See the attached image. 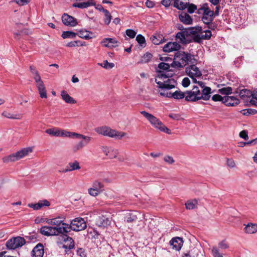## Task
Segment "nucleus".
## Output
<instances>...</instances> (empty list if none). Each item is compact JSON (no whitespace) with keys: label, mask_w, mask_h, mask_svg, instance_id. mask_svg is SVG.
<instances>
[{"label":"nucleus","mask_w":257,"mask_h":257,"mask_svg":"<svg viewBox=\"0 0 257 257\" xmlns=\"http://www.w3.org/2000/svg\"><path fill=\"white\" fill-rule=\"evenodd\" d=\"M34 79L35 80L36 87L38 90L39 93L40 94V97L42 98H47V91L46 89V87L44 84L43 80L41 79L40 75H39L36 77H33Z\"/></svg>","instance_id":"ddd939ff"},{"label":"nucleus","mask_w":257,"mask_h":257,"mask_svg":"<svg viewBox=\"0 0 257 257\" xmlns=\"http://www.w3.org/2000/svg\"><path fill=\"white\" fill-rule=\"evenodd\" d=\"M169 243L172 246L173 249L179 251L183 244V240L181 237H175L170 241Z\"/></svg>","instance_id":"a211bd4d"},{"label":"nucleus","mask_w":257,"mask_h":257,"mask_svg":"<svg viewBox=\"0 0 257 257\" xmlns=\"http://www.w3.org/2000/svg\"><path fill=\"white\" fill-rule=\"evenodd\" d=\"M224 99V103L227 106H235L239 103L238 99L233 96H225Z\"/></svg>","instance_id":"b1692460"},{"label":"nucleus","mask_w":257,"mask_h":257,"mask_svg":"<svg viewBox=\"0 0 257 257\" xmlns=\"http://www.w3.org/2000/svg\"><path fill=\"white\" fill-rule=\"evenodd\" d=\"M152 58V55L151 53H147L144 55L141 60V63H146L149 62Z\"/></svg>","instance_id":"49530a36"},{"label":"nucleus","mask_w":257,"mask_h":257,"mask_svg":"<svg viewBox=\"0 0 257 257\" xmlns=\"http://www.w3.org/2000/svg\"><path fill=\"white\" fill-rule=\"evenodd\" d=\"M30 70L31 73L33 75V77H36V76L40 75L39 72L38 71V70L36 69V68L34 66H31L30 67Z\"/></svg>","instance_id":"052dcab7"},{"label":"nucleus","mask_w":257,"mask_h":257,"mask_svg":"<svg viewBox=\"0 0 257 257\" xmlns=\"http://www.w3.org/2000/svg\"><path fill=\"white\" fill-rule=\"evenodd\" d=\"M105 16L104 23L107 25H109L111 20V16L110 13L107 10L104 11Z\"/></svg>","instance_id":"a18cd8bd"},{"label":"nucleus","mask_w":257,"mask_h":257,"mask_svg":"<svg viewBox=\"0 0 257 257\" xmlns=\"http://www.w3.org/2000/svg\"><path fill=\"white\" fill-rule=\"evenodd\" d=\"M94 130L95 132L99 135L107 136L110 138H115L117 139H120L126 135L125 133L112 130L106 126L97 127H96Z\"/></svg>","instance_id":"39448f33"},{"label":"nucleus","mask_w":257,"mask_h":257,"mask_svg":"<svg viewBox=\"0 0 257 257\" xmlns=\"http://www.w3.org/2000/svg\"><path fill=\"white\" fill-rule=\"evenodd\" d=\"M155 82L158 85V87L161 89L159 92L161 96L171 97V93H169L167 91L175 87L177 82L174 79L169 78L168 74L160 71L155 78Z\"/></svg>","instance_id":"f257e3e1"},{"label":"nucleus","mask_w":257,"mask_h":257,"mask_svg":"<svg viewBox=\"0 0 257 257\" xmlns=\"http://www.w3.org/2000/svg\"><path fill=\"white\" fill-rule=\"evenodd\" d=\"M186 97V91L182 92L180 91H176L173 93H171V97L176 99H182L183 98H185Z\"/></svg>","instance_id":"c9c22d12"},{"label":"nucleus","mask_w":257,"mask_h":257,"mask_svg":"<svg viewBox=\"0 0 257 257\" xmlns=\"http://www.w3.org/2000/svg\"><path fill=\"white\" fill-rule=\"evenodd\" d=\"M136 41L142 47H145L146 45L145 37L141 34L138 35L136 37Z\"/></svg>","instance_id":"79ce46f5"},{"label":"nucleus","mask_w":257,"mask_h":257,"mask_svg":"<svg viewBox=\"0 0 257 257\" xmlns=\"http://www.w3.org/2000/svg\"><path fill=\"white\" fill-rule=\"evenodd\" d=\"M150 40L155 45H159L164 43L166 40L163 36L160 34H155L150 37Z\"/></svg>","instance_id":"a878e982"},{"label":"nucleus","mask_w":257,"mask_h":257,"mask_svg":"<svg viewBox=\"0 0 257 257\" xmlns=\"http://www.w3.org/2000/svg\"><path fill=\"white\" fill-rule=\"evenodd\" d=\"M88 191L89 195L93 197H96L100 193V192L96 189H94L93 187L88 189Z\"/></svg>","instance_id":"603ef678"},{"label":"nucleus","mask_w":257,"mask_h":257,"mask_svg":"<svg viewBox=\"0 0 257 257\" xmlns=\"http://www.w3.org/2000/svg\"><path fill=\"white\" fill-rule=\"evenodd\" d=\"M96 224L98 226L104 227L109 225L110 223L109 219L103 215L98 216V217L96 219Z\"/></svg>","instance_id":"393cba45"},{"label":"nucleus","mask_w":257,"mask_h":257,"mask_svg":"<svg viewBox=\"0 0 257 257\" xmlns=\"http://www.w3.org/2000/svg\"><path fill=\"white\" fill-rule=\"evenodd\" d=\"M194 29H197L196 32L194 35V40L195 42H200L201 40L205 39L204 34L203 32L198 33L201 30V28H194Z\"/></svg>","instance_id":"473e14b6"},{"label":"nucleus","mask_w":257,"mask_h":257,"mask_svg":"<svg viewBox=\"0 0 257 257\" xmlns=\"http://www.w3.org/2000/svg\"><path fill=\"white\" fill-rule=\"evenodd\" d=\"M246 233L252 234L257 232V224L250 223L247 224L244 228Z\"/></svg>","instance_id":"c756f323"},{"label":"nucleus","mask_w":257,"mask_h":257,"mask_svg":"<svg viewBox=\"0 0 257 257\" xmlns=\"http://www.w3.org/2000/svg\"><path fill=\"white\" fill-rule=\"evenodd\" d=\"M62 21L63 23L67 26L74 27L78 24L76 19L67 14H64L62 16Z\"/></svg>","instance_id":"dca6fc26"},{"label":"nucleus","mask_w":257,"mask_h":257,"mask_svg":"<svg viewBox=\"0 0 257 257\" xmlns=\"http://www.w3.org/2000/svg\"><path fill=\"white\" fill-rule=\"evenodd\" d=\"M197 13L202 16V21L206 25L211 24L214 19V12L209 9L207 4H204L199 8Z\"/></svg>","instance_id":"0eeeda50"},{"label":"nucleus","mask_w":257,"mask_h":257,"mask_svg":"<svg viewBox=\"0 0 257 257\" xmlns=\"http://www.w3.org/2000/svg\"><path fill=\"white\" fill-rule=\"evenodd\" d=\"M197 204V201L196 200H193L186 202L185 206L187 209H193L196 207Z\"/></svg>","instance_id":"ea45409f"},{"label":"nucleus","mask_w":257,"mask_h":257,"mask_svg":"<svg viewBox=\"0 0 257 257\" xmlns=\"http://www.w3.org/2000/svg\"><path fill=\"white\" fill-rule=\"evenodd\" d=\"M219 248L221 249H225L229 248V244L225 240H223L218 243Z\"/></svg>","instance_id":"09e8293b"},{"label":"nucleus","mask_w":257,"mask_h":257,"mask_svg":"<svg viewBox=\"0 0 257 257\" xmlns=\"http://www.w3.org/2000/svg\"><path fill=\"white\" fill-rule=\"evenodd\" d=\"M100 65L105 69H111L114 66V63H109L107 60L104 61L103 64H101Z\"/></svg>","instance_id":"3c124183"},{"label":"nucleus","mask_w":257,"mask_h":257,"mask_svg":"<svg viewBox=\"0 0 257 257\" xmlns=\"http://www.w3.org/2000/svg\"><path fill=\"white\" fill-rule=\"evenodd\" d=\"M126 35L131 38H134L136 35V32L132 29H127L126 30Z\"/></svg>","instance_id":"13d9d810"},{"label":"nucleus","mask_w":257,"mask_h":257,"mask_svg":"<svg viewBox=\"0 0 257 257\" xmlns=\"http://www.w3.org/2000/svg\"><path fill=\"white\" fill-rule=\"evenodd\" d=\"M137 219V215L134 213H129L125 216V221L130 223L136 221Z\"/></svg>","instance_id":"e433bc0d"},{"label":"nucleus","mask_w":257,"mask_h":257,"mask_svg":"<svg viewBox=\"0 0 257 257\" xmlns=\"http://www.w3.org/2000/svg\"><path fill=\"white\" fill-rule=\"evenodd\" d=\"M227 165L231 168H233L235 167V163L234 161L232 159H227Z\"/></svg>","instance_id":"338daca9"},{"label":"nucleus","mask_w":257,"mask_h":257,"mask_svg":"<svg viewBox=\"0 0 257 257\" xmlns=\"http://www.w3.org/2000/svg\"><path fill=\"white\" fill-rule=\"evenodd\" d=\"M170 66L168 64L165 62H161L158 65V68L161 70V71L165 72L164 70H168L170 68ZM159 71H158V73ZM167 74V72H165Z\"/></svg>","instance_id":"c03bdc74"},{"label":"nucleus","mask_w":257,"mask_h":257,"mask_svg":"<svg viewBox=\"0 0 257 257\" xmlns=\"http://www.w3.org/2000/svg\"><path fill=\"white\" fill-rule=\"evenodd\" d=\"M224 96H221L219 94H215L212 97V99L214 101H221L224 103Z\"/></svg>","instance_id":"5fc2aeb1"},{"label":"nucleus","mask_w":257,"mask_h":257,"mask_svg":"<svg viewBox=\"0 0 257 257\" xmlns=\"http://www.w3.org/2000/svg\"><path fill=\"white\" fill-rule=\"evenodd\" d=\"M180 47L181 46L177 42H170L164 46L163 50L165 52H171L179 50Z\"/></svg>","instance_id":"6ab92c4d"},{"label":"nucleus","mask_w":257,"mask_h":257,"mask_svg":"<svg viewBox=\"0 0 257 257\" xmlns=\"http://www.w3.org/2000/svg\"><path fill=\"white\" fill-rule=\"evenodd\" d=\"M92 187L96 189L101 193L103 191L104 185L102 183L98 181H95L93 183Z\"/></svg>","instance_id":"58836bf2"},{"label":"nucleus","mask_w":257,"mask_h":257,"mask_svg":"<svg viewBox=\"0 0 257 257\" xmlns=\"http://www.w3.org/2000/svg\"><path fill=\"white\" fill-rule=\"evenodd\" d=\"M2 115L4 116L5 117L11 118V119H18V117H17L16 116H15L14 114L11 113L9 112L5 111L2 113Z\"/></svg>","instance_id":"4d7b16f0"},{"label":"nucleus","mask_w":257,"mask_h":257,"mask_svg":"<svg viewBox=\"0 0 257 257\" xmlns=\"http://www.w3.org/2000/svg\"><path fill=\"white\" fill-rule=\"evenodd\" d=\"M45 132L50 135L55 137L70 136L69 132L60 130L56 127L47 129L46 130Z\"/></svg>","instance_id":"2eb2a0df"},{"label":"nucleus","mask_w":257,"mask_h":257,"mask_svg":"<svg viewBox=\"0 0 257 257\" xmlns=\"http://www.w3.org/2000/svg\"><path fill=\"white\" fill-rule=\"evenodd\" d=\"M90 35H92V33L91 32L85 30H80L77 33V35H78L80 38L86 40H88L92 38V36H90Z\"/></svg>","instance_id":"7c9ffc66"},{"label":"nucleus","mask_w":257,"mask_h":257,"mask_svg":"<svg viewBox=\"0 0 257 257\" xmlns=\"http://www.w3.org/2000/svg\"><path fill=\"white\" fill-rule=\"evenodd\" d=\"M232 89L230 87H223L219 89V92L222 94L228 95L232 93Z\"/></svg>","instance_id":"de8ad7c7"},{"label":"nucleus","mask_w":257,"mask_h":257,"mask_svg":"<svg viewBox=\"0 0 257 257\" xmlns=\"http://www.w3.org/2000/svg\"><path fill=\"white\" fill-rule=\"evenodd\" d=\"M164 161L169 164H172L175 162V160L170 156H166L164 158Z\"/></svg>","instance_id":"680f3d73"},{"label":"nucleus","mask_w":257,"mask_h":257,"mask_svg":"<svg viewBox=\"0 0 257 257\" xmlns=\"http://www.w3.org/2000/svg\"><path fill=\"white\" fill-rule=\"evenodd\" d=\"M84 146H85V144L83 141L79 142L77 144H76L74 147V152H76V151L81 149L82 148H83L84 147Z\"/></svg>","instance_id":"bf43d9fd"},{"label":"nucleus","mask_w":257,"mask_h":257,"mask_svg":"<svg viewBox=\"0 0 257 257\" xmlns=\"http://www.w3.org/2000/svg\"><path fill=\"white\" fill-rule=\"evenodd\" d=\"M32 151L33 148L31 147L24 148L15 153L5 156L2 158L3 162L5 164L15 162L28 156Z\"/></svg>","instance_id":"20e7f679"},{"label":"nucleus","mask_w":257,"mask_h":257,"mask_svg":"<svg viewBox=\"0 0 257 257\" xmlns=\"http://www.w3.org/2000/svg\"><path fill=\"white\" fill-rule=\"evenodd\" d=\"M239 96L243 100L248 101L251 97L253 98V92L246 89H242L239 92Z\"/></svg>","instance_id":"bb28decb"},{"label":"nucleus","mask_w":257,"mask_h":257,"mask_svg":"<svg viewBox=\"0 0 257 257\" xmlns=\"http://www.w3.org/2000/svg\"><path fill=\"white\" fill-rule=\"evenodd\" d=\"M140 113L143 115V116L145 117L150 123L156 128L168 134H170L171 133V131L169 128L164 125L159 119L152 114L145 111H142Z\"/></svg>","instance_id":"423d86ee"},{"label":"nucleus","mask_w":257,"mask_h":257,"mask_svg":"<svg viewBox=\"0 0 257 257\" xmlns=\"http://www.w3.org/2000/svg\"><path fill=\"white\" fill-rule=\"evenodd\" d=\"M26 243L24 238L17 236L13 237L7 241L6 246L9 249H15L17 248L22 246Z\"/></svg>","instance_id":"9d476101"},{"label":"nucleus","mask_w":257,"mask_h":257,"mask_svg":"<svg viewBox=\"0 0 257 257\" xmlns=\"http://www.w3.org/2000/svg\"><path fill=\"white\" fill-rule=\"evenodd\" d=\"M70 133V136H65L66 137H75L78 139H82L86 141L87 143H88L91 140V138L88 136H86L81 134H77L76 133Z\"/></svg>","instance_id":"72a5a7b5"},{"label":"nucleus","mask_w":257,"mask_h":257,"mask_svg":"<svg viewBox=\"0 0 257 257\" xmlns=\"http://www.w3.org/2000/svg\"><path fill=\"white\" fill-rule=\"evenodd\" d=\"M212 252L214 257H223V255L219 252V249L215 246L212 247Z\"/></svg>","instance_id":"864d4df0"},{"label":"nucleus","mask_w":257,"mask_h":257,"mask_svg":"<svg viewBox=\"0 0 257 257\" xmlns=\"http://www.w3.org/2000/svg\"><path fill=\"white\" fill-rule=\"evenodd\" d=\"M249 102L251 104L257 106V89L253 91V98H251Z\"/></svg>","instance_id":"8fccbe9b"},{"label":"nucleus","mask_w":257,"mask_h":257,"mask_svg":"<svg viewBox=\"0 0 257 257\" xmlns=\"http://www.w3.org/2000/svg\"><path fill=\"white\" fill-rule=\"evenodd\" d=\"M28 206V207L33 208L34 210H37L40 209L38 202L36 204H29Z\"/></svg>","instance_id":"774afa93"},{"label":"nucleus","mask_w":257,"mask_h":257,"mask_svg":"<svg viewBox=\"0 0 257 257\" xmlns=\"http://www.w3.org/2000/svg\"><path fill=\"white\" fill-rule=\"evenodd\" d=\"M87 227L86 223L82 218H76L71 221L70 224H68V233L71 230L79 231L85 229Z\"/></svg>","instance_id":"1a4fd4ad"},{"label":"nucleus","mask_w":257,"mask_h":257,"mask_svg":"<svg viewBox=\"0 0 257 257\" xmlns=\"http://www.w3.org/2000/svg\"><path fill=\"white\" fill-rule=\"evenodd\" d=\"M193 59H194V56L191 54L181 51H178L174 55L173 61L171 66L174 68H182L190 62L193 63L192 62Z\"/></svg>","instance_id":"7ed1b4c3"},{"label":"nucleus","mask_w":257,"mask_h":257,"mask_svg":"<svg viewBox=\"0 0 257 257\" xmlns=\"http://www.w3.org/2000/svg\"><path fill=\"white\" fill-rule=\"evenodd\" d=\"M93 4L91 2H82L79 3H75L73 4V7L75 8H79L80 9L86 8Z\"/></svg>","instance_id":"4c0bfd02"},{"label":"nucleus","mask_w":257,"mask_h":257,"mask_svg":"<svg viewBox=\"0 0 257 257\" xmlns=\"http://www.w3.org/2000/svg\"><path fill=\"white\" fill-rule=\"evenodd\" d=\"M179 20L185 25H190L192 23V19L187 13L182 12L179 16Z\"/></svg>","instance_id":"cd10ccee"},{"label":"nucleus","mask_w":257,"mask_h":257,"mask_svg":"<svg viewBox=\"0 0 257 257\" xmlns=\"http://www.w3.org/2000/svg\"><path fill=\"white\" fill-rule=\"evenodd\" d=\"M199 254V250L194 247L184 254L183 257H197Z\"/></svg>","instance_id":"f704fd0d"},{"label":"nucleus","mask_w":257,"mask_h":257,"mask_svg":"<svg viewBox=\"0 0 257 257\" xmlns=\"http://www.w3.org/2000/svg\"><path fill=\"white\" fill-rule=\"evenodd\" d=\"M65 218L63 217H56L49 219L48 223L51 224L55 228L61 229V234H64L68 233V224L64 222Z\"/></svg>","instance_id":"6e6552de"},{"label":"nucleus","mask_w":257,"mask_h":257,"mask_svg":"<svg viewBox=\"0 0 257 257\" xmlns=\"http://www.w3.org/2000/svg\"><path fill=\"white\" fill-rule=\"evenodd\" d=\"M187 12L189 14H192L194 12H195V11L198 10V8H197V7L196 5L193 4H190L188 3L187 4Z\"/></svg>","instance_id":"37998d69"},{"label":"nucleus","mask_w":257,"mask_h":257,"mask_svg":"<svg viewBox=\"0 0 257 257\" xmlns=\"http://www.w3.org/2000/svg\"><path fill=\"white\" fill-rule=\"evenodd\" d=\"M101 150L109 159L116 158L118 154V150L112 147H102Z\"/></svg>","instance_id":"f3484780"},{"label":"nucleus","mask_w":257,"mask_h":257,"mask_svg":"<svg viewBox=\"0 0 257 257\" xmlns=\"http://www.w3.org/2000/svg\"><path fill=\"white\" fill-rule=\"evenodd\" d=\"M101 44L105 47L112 48L118 46L120 43L115 39L105 38L102 41Z\"/></svg>","instance_id":"aec40b11"},{"label":"nucleus","mask_w":257,"mask_h":257,"mask_svg":"<svg viewBox=\"0 0 257 257\" xmlns=\"http://www.w3.org/2000/svg\"><path fill=\"white\" fill-rule=\"evenodd\" d=\"M40 233L45 236H57L61 234V229L52 226H44L40 229Z\"/></svg>","instance_id":"9b49d317"},{"label":"nucleus","mask_w":257,"mask_h":257,"mask_svg":"<svg viewBox=\"0 0 257 257\" xmlns=\"http://www.w3.org/2000/svg\"><path fill=\"white\" fill-rule=\"evenodd\" d=\"M186 72L188 76L192 78L194 83L197 82L196 78L202 75L201 71L195 65H192L186 68Z\"/></svg>","instance_id":"f8f14e48"},{"label":"nucleus","mask_w":257,"mask_h":257,"mask_svg":"<svg viewBox=\"0 0 257 257\" xmlns=\"http://www.w3.org/2000/svg\"><path fill=\"white\" fill-rule=\"evenodd\" d=\"M40 209L43 207H48L50 205V203L47 200H40L38 202Z\"/></svg>","instance_id":"6e6d98bb"},{"label":"nucleus","mask_w":257,"mask_h":257,"mask_svg":"<svg viewBox=\"0 0 257 257\" xmlns=\"http://www.w3.org/2000/svg\"><path fill=\"white\" fill-rule=\"evenodd\" d=\"M211 90L209 87H206L202 90H200L199 87L195 86L191 90L186 91L185 100L192 102L197 101L200 99L208 100L210 98Z\"/></svg>","instance_id":"f03ea898"},{"label":"nucleus","mask_w":257,"mask_h":257,"mask_svg":"<svg viewBox=\"0 0 257 257\" xmlns=\"http://www.w3.org/2000/svg\"><path fill=\"white\" fill-rule=\"evenodd\" d=\"M190 79L187 77L184 78L182 81V84L184 87H188L190 85Z\"/></svg>","instance_id":"e2e57ef3"},{"label":"nucleus","mask_w":257,"mask_h":257,"mask_svg":"<svg viewBox=\"0 0 257 257\" xmlns=\"http://www.w3.org/2000/svg\"><path fill=\"white\" fill-rule=\"evenodd\" d=\"M30 0H14V2L20 6H23L27 4L30 2Z\"/></svg>","instance_id":"0e129e2a"},{"label":"nucleus","mask_w":257,"mask_h":257,"mask_svg":"<svg viewBox=\"0 0 257 257\" xmlns=\"http://www.w3.org/2000/svg\"><path fill=\"white\" fill-rule=\"evenodd\" d=\"M44 253V247L42 243H38L33 249V257H43Z\"/></svg>","instance_id":"412c9836"},{"label":"nucleus","mask_w":257,"mask_h":257,"mask_svg":"<svg viewBox=\"0 0 257 257\" xmlns=\"http://www.w3.org/2000/svg\"><path fill=\"white\" fill-rule=\"evenodd\" d=\"M197 30V29L192 28L186 31L178 32L176 35V39L181 43L186 44L187 43L186 37L188 35L194 34Z\"/></svg>","instance_id":"4468645a"},{"label":"nucleus","mask_w":257,"mask_h":257,"mask_svg":"<svg viewBox=\"0 0 257 257\" xmlns=\"http://www.w3.org/2000/svg\"><path fill=\"white\" fill-rule=\"evenodd\" d=\"M61 96L62 99L67 103L69 104H75L76 103V101L71 96H70L68 93L65 90L61 92Z\"/></svg>","instance_id":"c85d7f7f"},{"label":"nucleus","mask_w":257,"mask_h":257,"mask_svg":"<svg viewBox=\"0 0 257 257\" xmlns=\"http://www.w3.org/2000/svg\"><path fill=\"white\" fill-rule=\"evenodd\" d=\"M188 3L184 2L183 0H175L174 7L180 10H185L187 7Z\"/></svg>","instance_id":"2f4dec72"},{"label":"nucleus","mask_w":257,"mask_h":257,"mask_svg":"<svg viewBox=\"0 0 257 257\" xmlns=\"http://www.w3.org/2000/svg\"><path fill=\"white\" fill-rule=\"evenodd\" d=\"M239 136L245 140H247L248 138L247 133L245 131H242L239 133Z\"/></svg>","instance_id":"69168bd1"},{"label":"nucleus","mask_w":257,"mask_h":257,"mask_svg":"<svg viewBox=\"0 0 257 257\" xmlns=\"http://www.w3.org/2000/svg\"><path fill=\"white\" fill-rule=\"evenodd\" d=\"M77 36V33L72 31H64L62 34V37L63 39L74 38Z\"/></svg>","instance_id":"a19ab883"},{"label":"nucleus","mask_w":257,"mask_h":257,"mask_svg":"<svg viewBox=\"0 0 257 257\" xmlns=\"http://www.w3.org/2000/svg\"><path fill=\"white\" fill-rule=\"evenodd\" d=\"M81 169L80 164L77 161L69 162L67 165L65 169L63 171V173H67Z\"/></svg>","instance_id":"5701e85b"},{"label":"nucleus","mask_w":257,"mask_h":257,"mask_svg":"<svg viewBox=\"0 0 257 257\" xmlns=\"http://www.w3.org/2000/svg\"><path fill=\"white\" fill-rule=\"evenodd\" d=\"M66 234H62L61 236L63 241L66 243L63 245V247L71 249L74 247V241L71 237L67 236Z\"/></svg>","instance_id":"4be33fe9"}]
</instances>
